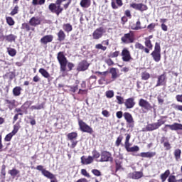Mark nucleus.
Instances as JSON below:
<instances>
[{"mask_svg":"<svg viewBox=\"0 0 182 182\" xmlns=\"http://www.w3.org/2000/svg\"><path fill=\"white\" fill-rule=\"evenodd\" d=\"M57 60L58 63H60V72H70L75 68L73 63L68 62V58L65 56V52L63 51L58 53Z\"/></svg>","mask_w":182,"mask_h":182,"instance_id":"nucleus-1","label":"nucleus"},{"mask_svg":"<svg viewBox=\"0 0 182 182\" xmlns=\"http://www.w3.org/2000/svg\"><path fill=\"white\" fill-rule=\"evenodd\" d=\"M125 136L124 148L126 149L127 151H128V153H134L136 151H139L140 150L139 146L135 145L132 147H130V146H132V144H130V139H132V135H130V134H127Z\"/></svg>","mask_w":182,"mask_h":182,"instance_id":"nucleus-2","label":"nucleus"},{"mask_svg":"<svg viewBox=\"0 0 182 182\" xmlns=\"http://www.w3.org/2000/svg\"><path fill=\"white\" fill-rule=\"evenodd\" d=\"M151 56L154 62L159 63L161 60V47L160 46V43H155L154 50L151 52Z\"/></svg>","mask_w":182,"mask_h":182,"instance_id":"nucleus-3","label":"nucleus"},{"mask_svg":"<svg viewBox=\"0 0 182 182\" xmlns=\"http://www.w3.org/2000/svg\"><path fill=\"white\" fill-rule=\"evenodd\" d=\"M161 180L162 182L166 181L168 178V182H182V178L176 180V176L170 175V170L167 169L164 173H161L160 176Z\"/></svg>","mask_w":182,"mask_h":182,"instance_id":"nucleus-4","label":"nucleus"},{"mask_svg":"<svg viewBox=\"0 0 182 182\" xmlns=\"http://www.w3.org/2000/svg\"><path fill=\"white\" fill-rule=\"evenodd\" d=\"M109 73L111 74V79L112 80H106L105 77H102L101 80H99L100 85H102V80L103 82H106V85H109V83H112V82H114L117 77H119L120 75L117 74V70L114 68H112L109 70Z\"/></svg>","mask_w":182,"mask_h":182,"instance_id":"nucleus-5","label":"nucleus"},{"mask_svg":"<svg viewBox=\"0 0 182 182\" xmlns=\"http://www.w3.org/2000/svg\"><path fill=\"white\" fill-rule=\"evenodd\" d=\"M166 123L165 120L158 119L157 122H154L151 124H148L146 126V132H154V130H157V129H160L163 124Z\"/></svg>","mask_w":182,"mask_h":182,"instance_id":"nucleus-6","label":"nucleus"},{"mask_svg":"<svg viewBox=\"0 0 182 182\" xmlns=\"http://www.w3.org/2000/svg\"><path fill=\"white\" fill-rule=\"evenodd\" d=\"M77 121L78 126L81 132L83 133H88L89 134H92L93 133V129L86 124V122H83L80 118H78Z\"/></svg>","mask_w":182,"mask_h":182,"instance_id":"nucleus-7","label":"nucleus"},{"mask_svg":"<svg viewBox=\"0 0 182 182\" xmlns=\"http://www.w3.org/2000/svg\"><path fill=\"white\" fill-rule=\"evenodd\" d=\"M121 42L125 45H129V43H134V33L130 31L129 33L124 34V36L121 38Z\"/></svg>","mask_w":182,"mask_h":182,"instance_id":"nucleus-8","label":"nucleus"},{"mask_svg":"<svg viewBox=\"0 0 182 182\" xmlns=\"http://www.w3.org/2000/svg\"><path fill=\"white\" fill-rule=\"evenodd\" d=\"M48 9L52 12V14H55L57 16H59L62 12H63V8L60 4H58L57 2L51 3L48 6Z\"/></svg>","mask_w":182,"mask_h":182,"instance_id":"nucleus-9","label":"nucleus"},{"mask_svg":"<svg viewBox=\"0 0 182 182\" xmlns=\"http://www.w3.org/2000/svg\"><path fill=\"white\" fill-rule=\"evenodd\" d=\"M77 139V132H73L68 133L67 134V140H69V141H71L70 149H75L76 146H77V143H79V141Z\"/></svg>","mask_w":182,"mask_h":182,"instance_id":"nucleus-10","label":"nucleus"},{"mask_svg":"<svg viewBox=\"0 0 182 182\" xmlns=\"http://www.w3.org/2000/svg\"><path fill=\"white\" fill-rule=\"evenodd\" d=\"M105 33H106V29L105 28H97L92 33V39H94L95 41H99V39L103 37V35H105Z\"/></svg>","mask_w":182,"mask_h":182,"instance_id":"nucleus-11","label":"nucleus"},{"mask_svg":"<svg viewBox=\"0 0 182 182\" xmlns=\"http://www.w3.org/2000/svg\"><path fill=\"white\" fill-rule=\"evenodd\" d=\"M100 163H107L113 161V157L112 154L107 151H103L101 153V158L100 159Z\"/></svg>","mask_w":182,"mask_h":182,"instance_id":"nucleus-12","label":"nucleus"},{"mask_svg":"<svg viewBox=\"0 0 182 182\" xmlns=\"http://www.w3.org/2000/svg\"><path fill=\"white\" fill-rule=\"evenodd\" d=\"M167 85V75L166 73L159 75L157 77L156 84L155 87H159L160 86H166Z\"/></svg>","mask_w":182,"mask_h":182,"instance_id":"nucleus-13","label":"nucleus"},{"mask_svg":"<svg viewBox=\"0 0 182 182\" xmlns=\"http://www.w3.org/2000/svg\"><path fill=\"white\" fill-rule=\"evenodd\" d=\"M121 56L123 62H130V60H133L132 54L127 48H124L122 49Z\"/></svg>","mask_w":182,"mask_h":182,"instance_id":"nucleus-14","label":"nucleus"},{"mask_svg":"<svg viewBox=\"0 0 182 182\" xmlns=\"http://www.w3.org/2000/svg\"><path fill=\"white\" fill-rule=\"evenodd\" d=\"M138 105L139 107H141V109H144V110H146L149 112V110H151L153 109V106H151V104L150 102L143 98L139 99Z\"/></svg>","mask_w":182,"mask_h":182,"instance_id":"nucleus-15","label":"nucleus"},{"mask_svg":"<svg viewBox=\"0 0 182 182\" xmlns=\"http://www.w3.org/2000/svg\"><path fill=\"white\" fill-rule=\"evenodd\" d=\"M36 170L41 171L43 176H44V177H46L47 178H49L50 180H52V178H55V175L50 173L49 171L43 168V166L42 165L37 166Z\"/></svg>","mask_w":182,"mask_h":182,"instance_id":"nucleus-16","label":"nucleus"},{"mask_svg":"<svg viewBox=\"0 0 182 182\" xmlns=\"http://www.w3.org/2000/svg\"><path fill=\"white\" fill-rule=\"evenodd\" d=\"M130 7L133 8V9H136V11H139L140 12H144V11H147V9H149L147 5L142 3H132L130 4Z\"/></svg>","mask_w":182,"mask_h":182,"instance_id":"nucleus-17","label":"nucleus"},{"mask_svg":"<svg viewBox=\"0 0 182 182\" xmlns=\"http://www.w3.org/2000/svg\"><path fill=\"white\" fill-rule=\"evenodd\" d=\"M89 66H90V64L87 60H83L78 63L77 66V71L85 72V70H87V69H89Z\"/></svg>","mask_w":182,"mask_h":182,"instance_id":"nucleus-18","label":"nucleus"},{"mask_svg":"<svg viewBox=\"0 0 182 182\" xmlns=\"http://www.w3.org/2000/svg\"><path fill=\"white\" fill-rule=\"evenodd\" d=\"M124 105L126 109H133L136 106V102H134V97H129L125 100Z\"/></svg>","mask_w":182,"mask_h":182,"instance_id":"nucleus-19","label":"nucleus"},{"mask_svg":"<svg viewBox=\"0 0 182 182\" xmlns=\"http://www.w3.org/2000/svg\"><path fill=\"white\" fill-rule=\"evenodd\" d=\"M165 127H168L170 130L177 132L178 130H182V124L175 122L173 124H166Z\"/></svg>","mask_w":182,"mask_h":182,"instance_id":"nucleus-20","label":"nucleus"},{"mask_svg":"<svg viewBox=\"0 0 182 182\" xmlns=\"http://www.w3.org/2000/svg\"><path fill=\"white\" fill-rule=\"evenodd\" d=\"M52 41H53V36L46 35L41 38L40 42L43 45H48V43H50V42H52Z\"/></svg>","mask_w":182,"mask_h":182,"instance_id":"nucleus-21","label":"nucleus"},{"mask_svg":"<svg viewBox=\"0 0 182 182\" xmlns=\"http://www.w3.org/2000/svg\"><path fill=\"white\" fill-rule=\"evenodd\" d=\"M129 178L132 180H139L143 177V171H134L129 173Z\"/></svg>","mask_w":182,"mask_h":182,"instance_id":"nucleus-22","label":"nucleus"},{"mask_svg":"<svg viewBox=\"0 0 182 182\" xmlns=\"http://www.w3.org/2000/svg\"><path fill=\"white\" fill-rule=\"evenodd\" d=\"M81 163L82 164L87 166L88 164H92L93 163V157L92 156H88L87 158L86 156H82L81 157Z\"/></svg>","mask_w":182,"mask_h":182,"instance_id":"nucleus-23","label":"nucleus"},{"mask_svg":"<svg viewBox=\"0 0 182 182\" xmlns=\"http://www.w3.org/2000/svg\"><path fill=\"white\" fill-rule=\"evenodd\" d=\"M156 152H141L139 154H138V156H139V157H142L144 159H151L153 157H154V156H156Z\"/></svg>","mask_w":182,"mask_h":182,"instance_id":"nucleus-24","label":"nucleus"},{"mask_svg":"<svg viewBox=\"0 0 182 182\" xmlns=\"http://www.w3.org/2000/svg\"><path fill=\"white\" fill-rule=\"evenodd\" d=\"M41 18L33 16L29 20L28 23L31 26H38V25H41Z\"/></svg>","mask_w":182,"mask_h":182,"instance_id":"nucleus-25","label":"nucleus"},{"mask_svg":"<svg viewBox=\"0 0 182 182\" xmlns=\"http://www.w3.org/2000/svg\"><path fill=\"white\" fill-rule=\"evenodd\" d=\"M57 36L58 42H63V41L66 39V33H65V31L62 29L59 30L57 33Z\"/></svg>","mask_w":182,"mask_h":182,"instance_id":"nucleus-26","label":"nucleus"},{"mask_svg":"<svg viewBox=\"0 0 182 182\" xmlns=\"http://www.w3.org/2000/svg\"><path fill=\"white\" fill-rule=\"evenodd\" d=\"M124 117L127 123H129V124L134 123V120L133 119V116H132V114H130L129 112H124Z\"/></svg>","mask_w":182,"mask_h":182,"instance_id":"nucleus-27","label":"nucleus"},{"mask_svg":"<svg viewBox=\"0 0 182 182\" xmlns=\"http://www.w3.org/2000/svg\"><path fill=\"white\" fill-rule=\"evenodd\" d=\"M21 29H23V31H26V32H29V31H33V32L35 31V28H31V24L28 23H23Z\"/></svg>","mask_w":182,"mask_h":182,"instance_id":"nucleus-28","label":"nucleus"},{"mask_svg":"<svg viewBox=\"0 0 182 182\" xmlns=\"http://www.w3.org/2000/svg\"><path fill=\"white\" fill-rule=\"evenodd\" d=\"M144 45L145 48L147 49L146 53H150V50H153V43H151V41L145 40Z\"/></svg>","mask_w":182,"mask_h":182,"instance_id":"nucleus-29","label":"nucleus"},{"mask_svg":"<svg viewBox=\"0 0 182 182\" xmlns=\"http://www.w3.org/2000/svg\"><path fill=\"white\" fill-rule=\"evenodd\" d=\"M135 25H136V26L132 28V29L133 31H140L141 29H146V28L147 27L146 25H144V26H141V22H140V20H138L136 22Z\"/></svg>","mask_w":182,"mask_h":182,"instance_id":"nucleus-30","label":"nucleus"},{"mask_svg":"<svg viewBox=\"0 0 182 182\" xmlns=\"http://www.w3.org/2000/svg\"><path fill=\"white\" fill-rule=\"evenodd\" d=\"M31 105L32 101H26V102L23 103V105H21V109L26 114L28 113V107H31Z\"/></svg>","mask_w":182,"mask_h":182,"instance_id":"nucleus-31","label":"nucleus"},{"mask_svg":"<svg viewBox=\"0 0 182 182\" xmlns=\"http://www.w3.org/2000/svg\"><path fill=\"white\" fill-rule=\"evenodd\" d=\"M63 29L65 32H66L67 33H69L72 32V31H73V26H72V24L69 23H64L63 25Z\"/></svg>","mask_w":182,"mask_h":182,"instance_id":"nucleus-32","label":"nucleus"},{"mask_svg":"<svg viewBox=\"0 0 182 182\" xmlns=\"http://www.w3.org/2000/svg\"><path fill=\"white\" fill-rule=\"evenodd\" d=\"M38 72L41 73V76L46 79H49V77H50V74H49L48 70H46L45 68H40Z\"/></svg>","mask_w":182,"mask_h":182,"instance_id":"nucleus-33","label":"nucleus"},{"mask_svg":"<svg viewBox=\"0 0 182 182\" xmlns=\"http://www.w3.org/2000/svg\"><path fill=\"white\" fill-rule=\"evenodd\" d=\"M16 38L17 36L14 34H9L4 36L5 41L10 43L15 42V41H16Z\"/></svg>","mask_w":182,"mask_h":182,"instance_id":"nucleus-34","label":"nucleus"},{"mask_svg":"<svg viewBox=\"0 0 182 182\" xmlns=\"http://www.w3.org/2000/svg\"><path fill=\"white\" fill-rule=\"evenodd\" d=\"M5 103L7 105V107L9 109V110H13L14 107H15V100H5Z\"/></svg>","mask_w":182,"mask_h":182,"instance_id":"nucleus-35","label":"nucleus"},{"mask_svg":"<svg viewBox=\"0 0 182 182\" xmlns=\"http://www.w3.org/2000/svg\"><path fill=\"white\" fill-rule=\"evenodd\" d=\"M173 156L176 161H178L181 159V149H176L173 151Z\"/></svg>","mask_w":182,"mask_h":182,"instance_id":"nucleus-36","label":"nucleus"},{"mask_svg":"<svg viewBox=\"0 0 182 182\" xmlns=\"http://www.w3.org/2000/svg\"><path fill=\"white\" fill-rule=\"evenodd\" d=\"M135 49H139V50H142V52H144L145 53H146L147 52V48H146V47L143 46V44L139 42H136L135 43Z\"/></svg>","mask_w":182,"mask_h":182,"instance_id":"nucleus-37","label":"nucleus"},{"mask_svg":"<svg viewBox=\"0 0 182 182\" xmlns=\"http://www.w3.org/2000/svg\"><path fill=\"white\" fill-rule=\"evenodd\" d=\"M90 0H81L80 5L82 8H89L90 6Z\"/></svg>","mask_w":182,"mask_h":182,"instance_id":"nucleus-38","label":"nucleus"},{"mask_svg":"<svg viewBox=\"0 0 182 182\" xmlns=\"http://www.w3.org/2000/svg\"><path fill=\"white\" fill-rule=\"evenodd\" d=\"M22 91V87L20 86H16L13 89L14 96H21V92Z\"/></svg>","mask_w":182,"mask_h":182,"instance_id":"nucleus-39","label":"nucleus"},{"mask_svg":"<svg viewBox=\"0 0 182 182\" xmlns=\"http://www.w3.org/2000/svg\"><path fill=\"white\" fill-rule=\"evenodd\" d=\"M45 105L46 102H42L41 105L36 106V105H33L31 107V110H41L45 109Z\"/></svg>","mask_w":182,"mask_h":182,"instance_id":"nucleus-40","label":"nucleus"},{"mask_svg":"<svg viewBox=\"0 0 182 182\" xmlns=\"http://www.w3.org/2000/svg\"><path fill=\"white\" fill-rule=\"evenodd\" d=\"M123 135L120 134L119 135V136L117 138V140L115 141V146L117 147H119V146H123V143H122V141H123Z\"/></svg>","mask_w":182,"mask_h":182,"instance_id":"nucleus-41","label":"nucleus"},{"mask_svg":"<svg viewBox=\"0 0 182 182\" xmlns=\"http://www.w3.org/2000/svg\"><path fill=\"white\" fill-rule=\"evenodd\" d=\"M123 162L119 159L115 160V170L116 171H119V170H122L123 167L122 166Z\"/></svg>","mask_w":182,"mask_h":182,"instance_id":"nucleus-42","label":"nucleus"},{"mask_svg":"<svg viewBox=\"0 0 182 182\" xmlns=\"http://www.w3.org/2000/svg\"><path fill=\"white\" fill-rule=\"evenodd\" d=\"M141 77L142 80H149L150 78V73H147L146 71L142 72L141 73Z\"/></svg>","mask_w":182,"mask_h":182,"instance_id":"nucleus-43","label":"nucleus"},{"mask_svg":"<svg viewBox=\"0 0 182 182\" xmlns=\"http://www.w3.org/2000/svg\"><path fill=\"white\" fill-rule=\"evenodd\" d=\"M46 0H33L32 5L36 6L37 5H45Z\"/></svg>","mask_w":182,"mask_h":182,"instance_id":"nucleus-44","label":"nucleus"},{"mask_svg":"<svg viewBox=\"0 0 182 182\" xmlns=\"http://www.w3.org/2000/svg\"><path fill=\"white\" fill-rule=\"evenodd\" d=\"M7 52L9 56H11L12 58L16 55V50H15V48H7Z\"/></svg>","mask_w":182,"mask_h":182,"instance_id":"nucleus-45","label":"nucleus"},{"mask_svg":"<svg viewBox=\"0 0 182 182\" xmlns=\"http://www.w3.org/2000/svg\"><path fill=\"white\" fill-rule=\"evenodd\" d=\"M19 129H21V124L19 123H16L14 125V129L12 130L11 133L15 136L18 132H19Z\"/></svg>","mask_w":182,"mask_h":182,"instance_id":"nucleus-46","label":"nucleus"},{"mask_svg":"<svg viewBox=\"0 0 182 182\" xmlns=\"http://www.w3.org/2000/svg\"><path fill=\"white\" fill-rule=\"evenodd\" d=\"M9 174H10L11 177H16V176L19 174V171L16 168H13L9 171Z\"/></svg>","mask_w":182,"mask_h":182,"instance_id":"nucleus-47","label":"nucleus"},{"mask_svg":"<svg viewBox=\"0 0 182 182\" xmlns=\"http://www.w3.org/2000/svg\"><path fill=\"white\" fill-rule=\"evenodd\" d=\"M6 21L9 26H14V25H15V21H14V18L11 16L6 17Z\"/></svg>","mask_w":182,"mask_h":182,"instance_id":"nucleus-48","label":"nucleus"},{"mask_svg":"<svg viewBox=\"0 0 182 182\" xmlns=\"http://www.w3.org/2000/svg\"><path fill=\"white\" fill-rule=\"evenodd\" d=\"M3 77L4 79L9 77L10 80H13L14 77H15V73L14 72L7 73L3 76Z\"/></svg>","mask_w":182,"mask_h":182,"instance_id":"nucleus-49","label":"nucleus"},{"mask_svg":"<svg viewBox=\"0 0 182 182\" xmlns=\"http://www.w3.org/2000/svg\"><path fill=\"white\" fill-rule=\"evenodd\" d=\"M92 159L95 160V159H99V157L101 156L100 153H99V151H97V150L94 149L92 151Z\"/></svg>","mask_w":182,"mask_h":182,"instance_id":"nucleus-50","label":"nucleus"},{"mask_svg":"<svg viewBox=\"0 0 182 182\" xmlns=\"http://www.w3.org/2000/svg\"><path fill=\"white\" fill-rule=\"evenodd\" d=\"M14 134L12 132L9 133L6 135L4 138V141H11L12 140V138L14 137Z\"/></svg>","mask_w":182,"mask_h":182,"instance_id":"nucleus-51","label":"nucleus"},{"mask_svg":"<svg viewBox=\"0 0 182 182\" xmlns=\"http://www.w3.org/2000/svg\"><path fill=\"white\" fill-rule=\"evenodd\" d=\"M164 147L165 148V150L166 151H168V150H171V144L168 141H166V142H164Z\"/></svg>","mask_w":182,"mask_h":182,"instance_id":"nucleus-52","label":"nucleus"},{"mask_svg":"<svg viewBox=\"0 0 182 182\" xmlns=\"http://www.w3.org/2000/svg\"><path fill=\"white\" fill-rule=\"evenodd\" d=\"M120 55V51H115L114 53H110L108 55V58H117Z\"/></svg>","mask_w":182,"mask_h":182,"instance_id":"nucleus-53","label":"nucleus"},{"mask_svg":"<svg viewBox=\"0 0 182 182\" xmlns=\"http://www.w3.org/2000/svg\"><path fill=\"white\" fill-rule=\"evenodd\" d=\"M18 11H19V6H15L14 9L10 13V15L11 16H14V15H16V14H18Z\"/></svg>","mask_w":182,"mask_h":182,"instance_id":"nucleus-54","label":"nucleus"},{"mask_svg":"<svg viewBox=\"0 0 182 182\" xmlns=\"http://www.w3.org/2000/svg\"><path fill=\"white\" fill-rule=\"evenodd\" d=\"M70 92H72V93L76 92V91L79 89V85H76L75 86H69Z\"/></svg>","mask_w":182,"mask_h":182,"instance_id":"nucleus-55","label":"nucleus"},{"mask_svg":"<svg viewBox=\"0 0 182 182\" xmlns=\"http://www.w3.org/2000/svg\"><path fill=\"white\" fill-rule=\"evenodd\" d=\"M95 49H101V50H103L105 52V50L107 49V47L99 43L95 45Z\"/></svg>","mask_w":182,"mask_h":182,"instance_id":"nucleus-56","label":"nucleus"},{"mask_svg":"<svg viewBox=\"0 0 182 182\" xmlns=\"http://www.w3.org/2000/svg\"><path fill=\"white\" fill-rule=\"evenodd\" d=\"M6 166L4 164L2 165L1 166V174L3 176L4 178H5V176H6Z\"/></svg>","mask_w":182,"mask_h":182,"instance_id":"nucleus-57","label":"nucleus"},{"mask_svg":"<svg viewBox=\"0 0 182 182\" xmlns=\"http://www.w3.org/2000/svg\"><path fill=\"white\" fill-rule=\"evenodd\" d=\"M113 96H114V92H113V90H109L106 92V97L108 99H112Z\"/></svg>","mask_w":182,"mask_h":182,"instance_id":"nucleus-58","label":"nucleus"},{"mask_svg":"<svg viewBox=\"0 0 182 182\" xmlns=\"http://www.w3.org/2000/svg\"><path fill=\"white\" fill-rule=\"evenodd\" d=\"M81 174H82V176H84V177L90 178V174L89 173H87V171H86V169H81Z\"/></svg>","mask_w":182,"mask_h":182,"instance_id":"nucleus-59","label":"nucleus"},{"mask_svg":"<svg viewBox=\"0 0 182 182\" xmlns=\"http://www.w3.org/2000/svg\"><path fill=\"white\" fill-rule=\"evenodd\" d=\"M91 171L92 174H94V176H96L97 177H100V176H102V172H100V171L97 169H92Z\"/></svg>","mask_w":182,"mask_h":182,"instance_id":"nucleus-60","label":"nucleus"},{"mask_svg":"<svg viewBox=\"0 0 182 182\" xmlns=\"http://www.w3.org/2000/svg\"><path fill=\"white\" fill-rule=\"evenodd\" d=\"M117 100L118 105H123V103L124 104V98H123L122 96H117Z\"/></svg>","mask_w":182,"mask_h":182,"instance_id":"nucleus-61","label":"nucleus"},{"mask_svg":"<svg viewBox=\"0 0 182 182\" xmlns=\"http://www.w3.org/2000/svg\"><path fill=\"white\" fill-rule=\"evenodd\" d=\"M172 107H173V109H175V110H178L179 112H182V105H178L173 104Z\"/></svg>","mask_w":182,"mask_h":182,"instance_id":"nucleus-62","label":"nucleus"},{"mask_svg":"<svg viewBox=\"0 0 182 182\" xmlns=\"http://www.w3.org/2000/svg\"><path fill=\"white\" fill-rule=\"evenodd\" d=\"M124 15L127 18H129V19H132V11H130V10H125Z\"/></svg>","mask_w":182,"mask_h":182,"instance_id":"nucleus-63","label":"nucleus"},{"mask_svg":"<svg viewBox=\"0 0 182 182\" xmlns=\"http://www.w3.org/2000/svg\"><path fill=\"white\" fill-rule=\"evenodd\" d=\"M154 28H156V23H151L147 26V29H149L150 31V32H151V31H153V29H154Z\"/></svg>","mask_w":182,"mask_h":182,"instance_id":"nucleus-64","label":"nucleus"}]
</instances>
